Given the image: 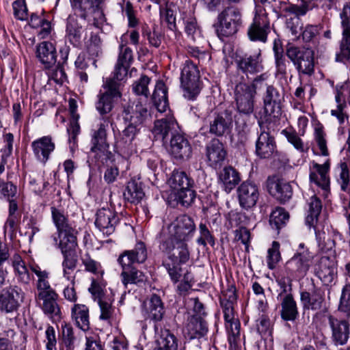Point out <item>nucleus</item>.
<instances>
[{
	"instance_id": "nucleus-1",
	"label": "nucleus",
	"mask_w": 350,
	"mask_h": 350,
	"mask_svg": "<svg viewBox=\"0 0 350 350\" xmlns=\"http://www.w3.org/2000/svg\"><path fill=\"white\" fill-rule=\"evenodd\" d=\"M159 250L167 255L163 261L171 280L174 283L180 281L183 269L181 265L187 263L190 258V252L187 241H178L168 236L167 230L162 228L157 235Z\"/></svg>"
},
{
	"instance_id": "nucleus-2",
	"label": "nucleus",
	"mask_w": 350,
	"mask_h": 350,
	"mask_svg": "<svg viewBox=\"0 0 350 350\" xmlns=\"http://www.w3.org/2000/svg\"><path fill=\"white\" fill-rule=\"evenodd\" d=\"M51 217L57 232L51 236L52 245L61 252L77 250L78 247V230L70 222L64 211L55 206L51 207Z\"/></svg>"
},
{
	"instance_id": "nucleus-3",
	"label": "nucleus",
	"mask_w": 350,
	"mask_h": 350,
	"mask_svg": "<svg viewBox=\"0 0 350 350\" xmlns=\"http://www.w3.org/2000/svg\"><path fill=\"white\" fill-rule=\"evenodd\" d=\"M129 67L117 62L113 76L107 78L103 84L105 92L98 94L96 103V109L102 116L109 113L113 107V103L122 96L120 82L127 76Z\"/></svg>"
},
{
	"instance_id": "nucleus-4",
	"label": "nucleus",
	"mask_w": 350,
	"mask_h": 350,
	"mask_svg": "<svg viewBox=\"0 0 350 350\" xmlns=\"http://www.w3.org/2000/svg\"><path fill=\"white\" fill-rule=\"evenodd\" d=\"M109 118H102V122L98 124L97 129L92 130L90 141V152L98 163L108 165L114 161V155L109 150L107 142V129L109 126Z\"/></svg>"
},
{
	"instance_id": "nucleus-5",
	"label": "nucleus",
	"mask_w": 350,
	"mask_h": 350,
	"mask_svg": "<svg viewBox=\"0 0 350 350\" xmlns=\"http://www.w3.org/2000/svg\"><path fill=\"white\" fill-rule=\"evenodd\" d=\"M180 82L184 98L195 100L203 88L197 63L190 59L185 62L181 68Z\"/></svg>"
},
{
	"instance_id": "nucleus-6",
	"label": "nucleus",
	"mask_w": 350,
	"mask_h": 350,
	"mask_svg": "<svg viewBox=\"0 0 350 350\" xmlns=\"http://www.w3.org/2000/svg\"><path fill=\"white\" fill-rule=\"evenodd\" d=\"M266 79L265 74L256 77L252 83L240 82L234 89V98L239 113L250 116L254 112L258 83Z\"/></svg>"
},
{
	"instance_id": "nucleus-7",
	"label": "nucleus",
	"mask_w": 350,
	"mask_h": 350,
	"mask_svg": "<svg viewBox=\"0 0 350 350\" xmlns=\"http://www.w3.org/2000/svg\"><path fill=\"white\" fill-rule=\"evenodd\" d=\"M169 184L174 191L178 203L189 207L194 202L196 197L194 181L185 172L174 170L169 179Z\"/></svg>"
},
{
	"instance_id": "nucleus-8",
	"label": "nucleus",
	"mask_w": 350,
	"mask_h": 350,
	"mask_svg": "<svg viewBox=\"0 0 350 350\" xmlns=\"http://www.w3.org/2000/svg\"><path fill=\"white\" fill-rule=\"evenodd\" d=\"M121 116L126 126L120 134L134 140L139 132V126L148 118L150 113L147 107L139 102L132 106H124Z\"/></svg>"
},
{
	"instance_id": "nucleus-9",
	"label": "nucleus",
	"mask_w": 350,
	"mask_h": 350,
	"mask_svg": "<svg viewBox=\"0 0 350 350\" xmlns=\"http://www.w3.org/2000/svg\"><path fill=\"white\" fill-rule=\"evenodd\" d=\"M219 24L216 26V33L219 38H225L235 35L242 25V14L239 9L227 7L217 16Z\"/></svg>"
},
{
	"instance_id": "nucleus-10",
	"label": "nucleus",
	"mask_w": 350,
	"mask_h": 350,
	"mask_svg": "<svg viewBox=\"0 0 350 350\" xmlns=\"http://www.w3.org/2000/svg\"><path fill=\"white\" fill-rule=\"evenodd\" d=\"M286 55L295 66L299 77L314 75V57L312 50L290 46L286 49Z\"/></svg>"
},
{
	"instance_id": "nucleus-11",
	"label": "nucleus",
	"mask_w": 350,
	"mask_h": 350,
	"mask_svg": "<svg viewBox=\"0 0 350 350\" xmlns=\"http://www.w3.org/2000/svg\"><path fill=\"white\" fill-rule=\"evenodd\" d=\"M207 124L202 129L215 137H223L230 132L233 122V111L231 109H226L219 112H214L206 119Z\"/></svg>"
},
{
	"instance_id": "nucleus-12",
	"label": "nucleus",
	"mask_w": 350,
	"mask_h": 350,
	"mask_svg": "<svg viewBox=\"0 0 350 350\" xmlns=\"http://www.w3.org/2000/svg\"><path fill=\"white\" fill-rule=\"evenodd\" d=\"M270 32V21L262 5H256L255 14L247 29V36L252 41L266 42Z\"/></svg>"
},
{
	"instance_id": "nucleus-13",
	"label": "nucleus",
	"mask_w": 350,
	"mask_h": 350,
	"mask_svg": "<svg viewBox=\"0 0 350 350\" xmlns=\"http://www.w3.org/2000/svg\"><path fill=\"white\" fill-rule=\"evenodd\" d=\"M169 237L178 241H189L193 237L196 226L194 219L187 214H181L165 228Z\"/></svg>"
},
{
	"instance_id": "nucleus-14",
	"label": "nucleus",
	"mask_w": 350,
	"mask_h": 350,
	"mask_svg": "<svg viewBox=\"0 0 350 350\" xmlns=\"http://www.w3.org/2000/svg\"><path fill=\"white\" fill-rule=\"evenodd\" d=\"M25 293L18 285H10L0 291V311L12 313L17 311L24 302Z\"/></svg>"
},
{
	"instance_id": "nucleus-15",
	"label": "nucleus",
	"mask_w": 350,
	"mask_h": 350,
	"mask_svg": "<svg viewBox=\"0 0 350 350\" xmlns=\"http://www.w3.org/2000/svg\"><path fill=\"white\" fill-rule=\"evenodd\" d=\"M342 38L340 51L336 55V61L344 64L350 63V3H346L340 14Z\"/></svg>"
},
{
	"instance_id": "nucleus-16",
	"label": "nucleus",
	"mask_w": 350,
	"mask_h": 350,
	"mask_svg": "<svg viewBox=\"0 0 350 350\" xmlns=\"http://www.w3.org/2000/svg\"><path fill=\"white\" fill-rule=\"evenodd\" d=\"M312 257L308 251L295 253L284 265L285 271L297 280L304 278L312 264Z\"/></svg>"
},
{
	"instance_id": "nucleus-17",
	"label": "nucleus",
	"mask_w": 350,
	"mask_h": 350,
	"mask_svg": "<svg viewBox=\"0 0 350 350\" xmlns=\"http://www.w3.org/2000/svg\"><path fill=\"white\" fill-rule=\"evenodd\" d=\"M120 221V215L114 209L102 208L96 213L94 224L103 235L108 237L114 233Z\"/></svg>"
},
{
	"instance_id": "nucleus-18",
	"label": "nucleus",
	"mask_w": 350,
	"mask_h": 350,
	"mask_svg": "<svg viewBox=\"0 0 350 350\" xmlns=\"http://www.w3.org/2000/svg\"><path fill=\"white\" fill-rule=\"evenodd\" d=\"M235 62L237 70L246 76L257 74L264 69L262 52L259 49L252 53H246L237 56Z\"/></svg>"
},
{
	"instance_id": "nucleus-19",
	"label": "nucleus",
	"mask_w": 350,
	"mask_h": 350,
	"mask_svg": "<svg viewBox=\"0 0 350 350\" xmlns=\"http://www.w3.org/2000/svg\"><path fill=\"white\" fill-rule=\"evenodd\" d=\"M237 295L236 287L234 284H229L228 288L223 292L220 297V305L224 314L225 327L229 325H234L237 322H240L238 318H235L234 306L237 304Z\"/></svg>"
},
{
	"instance_id": "nucleus-20",
	"label": "nucleus",
	"mask_w": 350,
	"mask_h": 350,
	"mask_svg": "<svg viewBox=\"0 0 350 350\" xmlns=\"http://www.w3.org/2000/svg\"><path fill=\"white\" fill-rule=\"evenodd\" d=\"M35 297L36 300L42 301L41 308L44 314L54 320L61 318V310L57 301L58 294L53 288L38 291Z\"/></svg>"
},
{
	"instance_id": "nucleus-21",
	"label": "nucleus",
	"mask_w": 350,
	"mask_h": 350,
	"mask_svg": "<svg viewBox=\"0 0 350 350\" xmlns=\"http://www.w3.org/2000/svg\"><path fill=\"white\" fill-rule=\"evenodd\" d=\"M300 301L304 310H321L325 304V291L312 283V287L300 292Z\"/></svg>"
},
{
	"instance_id": "nucleus-22",
	"label": "nucleus",
	"mask_w": 350,
	"mask_h": 350,
	"mask_svg": "<svg viewBox=\"0 0 350 350\" xmlns=\"http://www.w3.org/2000/svg\"><path fill=\"white\" fill-rule=\"evenodd\" d=\"M284 94L273 85L267 86L263 94L264 109L266 114L274 118L279 117L282 113V103Z\"/></svg>"
},
{
	"instance_id": "nucleus-23",
	"label": "nucleus",
	"mask_w": 350,
	"mask_h": 350,
	"mask_svg": "<svg viewBox=\"0 0 350 350\" xmlns=\"http://www.w3.org/2000/svg\"><path fill=\"white\" fill-rule=\"evenodd\" d=\"M336 265L334 258L321 256L314 266V274L325 285H329L337 276Z\"/></svg>"
},
{
	"instance_id": "nucleus-24",
	"label": "nucleus",
	"mask_w": 350,
	"mask_h": 350,
	"mask_svg": "<svg viewBox=\"0 0 350 350\" xmlns=\"http://www.w3.org/2000/svg\"><path fill=\"white\" fill-rule=\"evenodd\" d=\"M146 319L153 321L155 332H158V323L162 321L166 313L165 304L160 296L152 294L144 305Z\"/></svg>"
},
{
	"instance_id": "nucleus-25",
	"label": "nucleus",
	"mask_w": 350,
	"mask_h": 350,
	"mask_svg": "<svg viewBox=\"0 0 350 350\" xmlns=\"http://www.w3.org/2000/svg\"><path fill=\"white\" fill-rule=\"evenodd\" d=\"M170 154L178 162L188 161L192 155V147L183 134H174L170 140Z\"/></svg>"
},
{
	"instance_id": "nucleus-26",
	"label": "nucleus",
	"mask_w": 350,
	"mask_h": 350,
	"mask_svg": "<svg viewBox=\"0 0 350 350\" xmlns=\"http://www.w3.org/2000/svg\"><path fill=\"white\" fill-rule=\"evenodd\" d=\"M328 324L332 330V340L336 345H345L350 334L349 319H338L333 315L327 316Z\"/></svg>"
},
{
	"instance_id": "nucleus-27",
	"label": "nucleus",
	"mask_w": 350,
	"mask_h": 350,
	"mask_svg": "<svg viewBox=\"0 0 350 350\" xmlns=\"http://www.w3.org/2000/svg\"><path fill=\"white\" fill-rule=\"evenodd\" d=\"M227 152L224 144L217 138L212 139L206 146V157L208 165L220 168L226 159Z\"/></svg>"
},
{
	"instance_id": "nucleus-28",
	"label": "nucleus",
	"mask_w": 350,
	"mask_h": 350,
	"mask_svg": "<svg viewBox=\"0 0 350 350\" xmlns=\"http://www.w3.org/2000/svg\"><path fill=\"white\" fill-rule=\"evenodd\" d=\"M237 196L241 207L248 210L254 207L258 200V188L252 182L244 181L237 189Z\"/></svg>"
},
{
	"instance_id": "nucleus-29",
	"label": "nucleus",
	"mask_w": 350,
	"mask_h": 350,
	"mask_svg": "<svg viewBox=\"0 0 350 350\" xmlns=\"http://www.w3.org/2000/svg\"><path fill=\"white\" fill-rule=\"evenodd\" d=\"M148 258V251L146 244L142 241L137 242L131 250L123 251L118 258V264L124 266L142 264Z\"/></svg>"
},
{
	"instance_id": "nucleus-30",
	"label": "nucleus",
	"mask_w": 350,
	"mask_h": 350,
	"mask_svg": "<svg viewBox=\"0 0 350 350\" xmlns=\"http://www.w3.org/2000/svg\"><path fill=\"white\" fill-rule=\"evenodd\" d=\"M208 323L204 318L188 316L184 327L185 336L189 340L200 339L206 335Z\"/></svg>"
},
{
	"instance_id": "nucleus-31",
	"label": "nucleus",
	"mask_w": 350,
	"mask_h": 350,
	"mask_svg": "<svg viewBox=\"0 0 350 350\" xmlns=\"http://www.w3.org/2000/svg\"><path fill=\"white\" fill-rule=\"evenodd\" d=\"M31 148L36 158L46 163L50 154L54 151L55 145L49 135L42 137L31 143Z\"/></svg>"
},
{
	"instance_id": "nucleus-32",
	"label": "nucleus",
	"mask_w": 350,
	"mask_h": 350,
	"mask_svg": "<svg viewBox=\"0 0 350 350\" xmlns=\"http://www.w3.org/2000/svg\"><path fill=\"white\" fill-rule=\"evenodd\" d=\"M276 150L274 137L269 132L262 131L256 142L255 152L260 159L271 158Z\"/></svg>"
},
{
	"instance_id": "nucleus-33",
	"label": "nucleus",
	"mask_w": 350,
	"mask_h": 350,
	"mask_svg": "<svg viewBox=\"0 0 350 350\" xmlns=\"http://www.w3.org/2000/svg\"><path fill=\"white\" fill-rule=\"evenodd\" d=\"M330 163L327 160L323 164L312 163V168L310 172V181L314 183L323 190H327L329 186V178L327 176Z\"/></svg>"
},
{
	"instance_id": "nucleus-34",
	"label": "nucleus",
	"mask_w": 350,
	"mask_h": 350,
	"mask_svg": "<svg viewBox=\"0 0 350 350\" xmlns=\"http://www.w3.org/2000/svg\"><path fill=\"white\" fill-rule=\"evenodd\" d=\"M36 57L44 68L49 69L57 62V51L53 43L43 41L36 46Z\"/></svg>"
},
{
	"instance_id": "nucleus-35",
	"label": "nucleus",
	"mask_w": 350,
	"mask_h": 350,
	"mask_svg": "<svg viewBox=\"0 0 350 350\" xmlns=\"http://www.w3.org/2000/svg\"><path fill=\"white\" fill-rule=\"evenodd\" d=\"M119 265L122 269L120 273L121 281L125 287L128 284H135L140 286L147 282L148 278L145 273L133 267V265Z\"/></svg>"
},
{
	"instance_id": "nucleus-36",
	"label": "nucleus",
	"mask_w": 350,
	"mask_h": 350,
	"mask_svg": "<svg viewBox=\"0 0 350 350\" xmlns=\"http://www.w3.org/2000/svg\"><path fill=\"white\" fill-rule=\"evenodd\" d=\"M301 5L293 4L288 0L280 1L278 5L280 16L287 17L290 14H296L297 16H305L307 12L313 8L312 2L314 0H300Z\"/></svg>"
},
{
	"instance_id": "nucleus-37",
	"label": "nucleus",
	"mask_w": 350,
	"mask_h": 350,
	"mask_svg": "<svg viewBox=\"0 0 350 350\" xmlns=\"http://www.w3.org/2000/svg\"><path fill=\"white\" fill-rule=\"evenodd\" d=\"M277 299L281 306L282 319L286 321H295L299 317V311L294 296L288 295L282 297H277Z\"/></svg>"
},
{
	"instance_id": "nucleus-38",
	"label": "nucleus",
	"mask_w": 350,
	"mask_h": 350,
	"mask_svg": "<svg viewBox=\"0 0 350 350\" xmlns=\"http://www.w3.org/2000/svg\"><path fill=\"white\" fill-rule=\"evenodd\" d=\"M269 193L281 204L288 202L293 196L291 185L283 180H278L269 183Z\"/></svg>"
},
{
	"instance_id": "nucleus-39",
	"label": "nucleus",
	"mask_w": 350,
	"mask_h": 350,
	"mask_svg": "<svg viewBox=\"0 0 350 350\" xmlns=\"http://www.w3.org/2000/svg\"><path fill=\"white\" fill-rule=\"evenodd\" d=\"M69 111L72 119L69 126L67 128V132L69 135L68 142L72 144L70 147L75 148L77 143V136L80 133V126L78 122L79 115L77 113V105L75 99L70 98L68 102Z\"/></svg>"
},
{
	"instance_id": "nucleus-40",
	"label": "nucleus",
	"mask_w": 350,
	"mask_h": 350,
	"mask_svg": "<svg viewBox=\"0 0 350 350\" xmlns=\"http://www.w3.org/2000/svg\"><path fill=\"white\" fill-rule=\"evenodd\" d=\"M219 180L224 191L229 193L240 183V174L232 167H225L219 173Z\"/></svg>"
},
{
	"instance_id": "nucleus-41",
	"label": "nucleus",
	"mask_w": 350,
	"mask_h": 350,
	"mask_svg": "<svg viewBox=\"0 0 350 350\" xmlns=\"http://www.w3.org/2000/svg\"><path fill=\"white\" fill-rule=\"evenodd\" d=\"M71 317L79 329L84 332L90 329L89 309L85 305L74 304L71 309Z\"/></svg>"
},
{
	"instance_id": "nucleus-42",
	"label": "nucleus",
	"mask_w": 350,
	"mask_h": 350,
	"mask_svg": "<svg viewBox=\"0 0 350 350\" xmlns=\"http://www.w3.org/2000/svg\"><path fill=\"white\" fill-rule=\"evenodd\" d=\"M152 98L154 105L159 112H165L168 109L167 88L163 81L157 82Z\"/></svg>"
},
{
	"instance_id": "nucleus-43",
	"label": "nucleus",
	"mask_w": 350,
	"mask_h": 350,
	"mask_svg": "<svg viewBox=\"0 0 350 350\" xmlns=\"http://www.w3.org/2000/svg\"><path fill=\"white\" fill-rule=\"evenodd\" d=\"M154 350H178V339L168 329H161L157 340Z\"/></svg>"
},
{
	"instance_id": "nucleus-44",
	"label": "nucleus",
	"mask_w": 350,
	"mask_h": 350,
	"mask_svg": "<svg viewBox=\"0 0 350 350\" xmlns=\"http://www.w3.org/2000/svg\"><path fill=\"white\" fill-rule=\"evenodd\" d=\"M11 260L18 282L22 284H29L31 281V275L22 257L19 254H15Z\"/></svg>"
},
{
	"instance_id": "nucleus-45",
	"label": "nucleus",
	"mask_w": 350,
	"mask_h": 350,
	"mask_svg": "<svg viewBox=\"0 0 350 350\" xmlns=\"http://www.w3.org/2000/svg\"><path fill=\"white\" fill-rule=\"evenodd\" d=\"M144 196L142 183L136 180L129 181L123 193L124 200L132 204L140 202Z\"/></svg>"
},
{
	"instance_id": "nucleus-46",
	"label": "nucleus",
	"mask_w": 350,
	"mask_h": 350,
	"mask_svg": "<svg viewBox=\"0 0 350 350\" xmlns=\"http://www.w3.org/2000/svg\"><path fill=\"white\" fill-rule=\"evenodd\" d=\"M308 215L306 224L309 227H314L322 210V202L316 195L311 196L307 201Z\"/></svg>"
},
{
	"instance_id": "nucleus-47",
	"label": "nucleus",
	"mask_w": 350,
	"mask_h": 350,
	"mask_svg": "<svg viewBox=\"0 0 350 350\" xmlns=\"http://www.w3.org/2000/svg\"><path fill=\"white\" fill-rule=\"evenodd\" d=\"M82 26L75 16L70 15L66 21V36L71 44L77 46L81 42Z\"/></svg>"
},
{
	"instance_id": "nucleus-48",
	"label": "nucleus",
	"mask_w": 350,
	"mask_h": 350,
	"mask_svg": "<svg viewBox=\"0 0 350 350\" xmlns=\"http://www.w3.org/2000/svg\"><path fill=\"white\" fill-rule=\"evenodd\" d=\"M175 121L172 118H162L154 122L152 133L155 137L165 141L174 129Z\"/></svg>"
},
{
	"instance_id": "nucleus-49",
	"label": "nucleus",
	"mask_w": 350,
	"mask_h": 350,
	"mask_svg": "<svg viewBox=\"0 0 350 350\" xmlns=\"http://www.w3.org/2000/svg\"><path fill=\"white\" fill-rule=\"evenodd\" d=\"M75 14L83 19H86L88 11L98 8L103 0H70Z\"/></svg>"
},
{
	"instance_id": "nucleus-50",
	"label": "nucleus",
	"mask_w": 350,
	"mask_h": 350,
	"mask_svg": "<svg viewBox=\"0 0 350 350\" xmlns=\"http://www.w3.org/2000/svg\"><path fill=\"white\" fill-rule=\"evenodd\" d=\"M61 252L63 256L62 267L64 277L70 280L73 278L71 273L77 267L78 262L77 250Z\"/></svg>"
},
{
	"instance_id": "nucleus-51",
	"label": "nucleus",
	"mask_w": 350,
	"mask_h": 350,
	"mask_svg": "<svg viewBox=\"0 0 350 350\" xmlns=\"http://www.w3.org/2000/svg\"><path fill=\"white\" fill-rule=\"evenodd\" d=\"M133 141L120 134L115 142V151L122 157L131 156L135 150V145Z\"/></svg>"
},
{
	"instance_id": "nucleus-52",
	"label": "nucleus",
	"mask_w": 350,
	"mask_h": 350,
	"mask_svg": "<svg viewBox=\"0 0 350 350\" xmlns=\"http://www.w3.org/2000/svg\"><path fill=\"white\" fill-rule=\"evenodd\" d=\"M288 219V213L284 208L277 207L270 215L269 224L272 228L279 232L280 230L286 225Z\"/></svg>"
},
{
	"instance_id": "nucleus-53",
	"label": "nucleus",
	"mask_w": 350,
	"mask_h": 350,
	"mask_svg": "<svg viewBox=\"0 0 350 350\" xmlns=\"http://www.w3.org/2000/svg\"><path fill=\"white\" fill-rule=\"evenodd\" d=\"M225 327L228 334L229 350H241V323L237 322L234 325H229Z\"/></svg>"
},
{
	"instance_id": "nucleus-54",
	"label": "nucleus",
	"mask_w": 350,
	"mask_h": 350,
	"mask_svg": "<svg viewBox=\"0 0 350 350\" xmlns=\"http://www.w3.org/2000/svg\"><path fill=\"white\" fill-rule=\"evenodd\" d=\"M29 267L30 270L38 277L36 285L37 292L52 288L49 281L50 273L48 271L42 270L40 267L36 263L29 264Z\"/></svg>"
},
{
	"instance_id": "nucleus-55",
	"label": "nucleus",
	"mask_w": 350,
	"mask_h": 350,
	"mask_svg": "<svg viewBox=\"0 0 350 350\" xmlns=\"http://www.w3.org/2000/svg\"><path fill=\"white\" fill-rule=\"evenodd\" d=\"M297 280L291 277L285 271L280 273L276 278V282L280 287V293L277 297H285V295H293V281Z\"/></svg>"
},
{
	"instance_id": "nucleus-56",
	"label": "nucleus",
	"mask_w": 350,
	"mask_h": 350,
	"mask_svg": "<svg viewBox=\"0 0 350 350\" xmlns=\"http://www.w3.org/2000/svg\"><path fill=\"white\" fill-rule=\"evenodd\" d=\"M273 50L274 53L276 75L284 77L287 74V68L289 65V62L286 59L282 47H279L275 44Z\"/></svg>"
},
{
	"instance_id": "nucleus-57",
	"label": "nucleus",
	"mask_w": 350,
	"mask_h": 350,
	"mask_svg": "<svg viewBox=\"0 0 350 350\" xmlns=\"http://www.w3.org/2000/svg\"><path fill=\"white\" fill-rule=\"evenodd\" d=\"M61 53V60L57 62V65L55 66V68L53 70L52 73L53 79L59 83H64L66 79L67 76L64 70V65L66 63L68 55V49H63L60 50Z\"/></svg>"
},
{
	"instance_id": "nucleus-58",
	"label": "nucleus",
	"mask_w": 350,
	"mask_h": 350,
	"mask_svg": "<svg viewBox=\"0 0 350 350\" xmlns=\"http://www.w3.org/2000/svg\"><path fill=\"white\" fill-rule=\"evenodd\" d=\"M159 16L161 22H165L167 24V29L172 31H176L178 28L176 23V15L174 11L168 5L160 6Z\"/></svg>"
},
{
	"instance_id": "nucleus-59",
	"label": "nucleus",
	"mask_w": 350,
	"mask_h": 350,
	"mask_svg": "<svg viewBox=\"0 0 350 350\" xmlns=\"http://www.w3.org/2000/svg\"><path fill=\"white\" fill-rule=\"evenodd\" d=\"M82 265L85 267V271L90 272L98 278H102L104 274V270L100 263L91 258L90 255L87 253L81 258Z\"/></svg>"
},
{
	"instance_id": "nucleus-60",
	"label": "nucleus",
	"mask_w": 350,
	"mask_h": 350,
	"mask_svg": "<svg viewBox=\"0 0 350 350\" xmlns=\"http://www.w3.org/2000/svg\"><path fill=\"white\" fill-rule=\"evenodd\" d=\"M326 133L324 131L323 124L319 123L314 129V140L320 150L322 156H328L329 151L327 146V140L325 139Z\"/></svg>"
},
{
	"instance_id": "nucleus-61",
	"label": "nucleus",
	"mask_w": 350,
	"mask_h": 350,
	"mask_svg": "<svg viewBox=\"0 0 350 350\" xmlns=\"http://www.w3.org/2000/svg\"><path fill=\"white\" fill-rule=\"evenodd\" d=\"M280 245L278 241H273L271 247L268 249L267 263L269 269L273 270L276 267L277 264L281 260V254L280 252Z\"/></svg>"
},
{
	"instance_id": "nucleus-62",
	"label": "nucleus",
	"mask_w": 350,
	"mask_h": 350,
	"mask_svg": "<svg viewBox=\"0 0 350 350\" xmlns=\"http://www.w3.org/2000/svg\"><path fill=\"white\" fill-rule=\"evenodd\" d=\"M281 133L285 136L288 142L300 152H304L307 150V149L305 150L304 148V144L302 139L299 137L297 133L292 128L283 129L281 131Z\"/></svg>"
},
{
	"instance_id": "nucleus-63",
	"label": "nucleus",
	"mask_w": 350,
	"mask_h": 350,
	"mask_svg": "<svg viewBox=\"0 0 350 350\" xmlns=\"http://www.w3.org/2000/svg\"><path fill=\"white\" fill-rule=\"evenodd\" d=\"M142 33L143 37L146 38L150 46L159 48L161 44L162 34L157 30V27H154L153 29L148 25L142 27Z\"/></svg>"
},
{
	"instance_id": "nucleus-64",
	"label": "nucleus",
	"mask_w": 350,
	"mask_h": 350,
	"mask_svg": "<svg viewBox=\"0 0 350 350\" xmlns=\"http://www.w3.org/2000/svg\"><path fill=\"white\" fill-rule=\"evenodd\" d=\"M338 310L344 313L347 319L350 318V284L342 287Z\"/></svg>"
}]
</instances>
